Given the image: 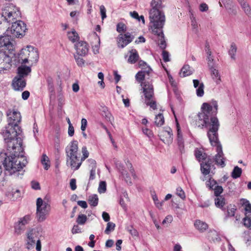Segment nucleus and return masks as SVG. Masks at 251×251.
<instances>
[{
    "label": "nucleus",
    "mask_w": 251,
    "mask_h": 251,
    "mask_svg": "<svg viewBox=\"0 0 251 251\" xmlns=\"http://www.w3.org/2000/svg\"><path fill=\"white\" fill-rule=\"evenodd\" d=\"M176 128L177 131V145L184 144V140L182 137V133L180 131V127L179 126L178 122L176 121Z\"/></svg>",
    "instance_id": "32"
},
{
    "label": "nucleus",
    "mask_w": 251,
    "mask_h": 251,
    "mask_svg": "<svg viewBox=\"0 0 251 251\" xmlns=\"http://www.w3.org/2000/svg\"><path fill=\"white\" fill-rule=\"evenodd\" d=\"M237 48L235 44L232 43L230 46V49L228 51L229 54L231 58L233 59H235V55L236 52Z\"/></svg>",
    "instance_id": "37"
},
{
    "label": "nucleus",
    "mask_w": 251,
    "mask_h": 251,
    "mask_svg": "<svg viewBox=\"0 0 251 251\" xmlns=\"http://www.w3.org/2000/svg\"><path fill=\"white\" fill-rule=\"evenodd\" d=\"M160 136H166V139H161L165 144H170L173 141V133L172 129L169 127H165L160 133Z\"/></svg>",
    "instance_id": "15"
},
{
    "label": "nucleus",
    "mask_w": 251,
    "mask_h": 251,
    "mask_svg": "<svg viewBox=\"0 0 251 251\" xmlns=\"http://www.w3.org/2000/svg\"><path fill=\"white\" fill-rule=\"evenodd\" d=\"M47 81L48 84L49 89L52 90L53 89V84L52 78L50 77H48L47 78Z\"/></svg>",
    "instance_id": "54"
},
{
    "label": "nucleus",
    "mask_w": 251,
    "mask_h": 251,
    "mask_svg": "<svg viewBox=\"0 0 251 251\" xmlns=\"http://www.w3.org/2000/svg\"><path fill=\"white\" fill-rule=\"evenodd\" d=\"M163 59L164 62H168L170 61L169 59V52L166 50H163L162 52Z\"/></svg>",
    "instance_id": "52"
},
{
    "label": "nucleus",
    "mask_w": 251,
    "mask_h": 251,
    "mask_svg": "<svg viewBox=\"0 0 251 251\" xmlns=\"http://www.w3.org/2000/svg\"><path fill=\"white\" fill-rule=\"evenodd\" d=\"M18 74L16 76L24 78L31 72V68L25 65H21L18 68Z\"/></svg>",
    "instance_id": "16"
},
{
    "label": "nucleus",
    "mask_w": 251,
    "mask_h": 251,
    "mask_svg": "<svg viewBox=\"0 0 251 251\" xmlns=\"http://www.w3.org/2000/svg\"><path fill=\"white\" fill-rule=\"evenodd\" d=\"M236 210V209L234 206H233V207H231V205H230V206H227L226 207V211L224 212L225 213L226 218H227L229 217L234 216Z\"/></svg>",
    "instance_id": "26"
},
{
    "label": "nucleus",
    "mask_w": 251,
    "mask_h": 251,
    "mask_svg": "<svg viewBox=\"0 0 251 251\" xmlns=\"http://www.w3.org/2000/svg\"><path fill=\"white\" fill-rule=\"evenodd\" d=\"M30 217L29 215H25L23 218H21L19 219L18 222L20 223L23 226H25L26 225H27L28 222L30 221Z\"/></svg>",
    "instance_id": "38"
},
{
    "label": "nucleus",
    "mask_w": 251,
    "mask_h": 251,
    "mask_svg": "<svg viewBox=\"0 0 251 251\" xmlns=\"http://www.w3.org/2000/svg\"><path fill=\"white\" fill-rule=\"evenodd\" d=\"M152 199L154 201V202L156 206L159 209H161L163 203L164 202V201H162L160 202H159V201L156 194L152 195Z\"/></svg>",
    "instance_id": "43"
},
{
    "label": "nucleus",
    "mask_w": 251,
    "mask_h": 251,
    "mask_svg": "<svg viewBox=\"0 0 251 251\" xmlns=\"http://www.w3.org/2000/svg\"><path fill=\"white\" fill-rule=\"evenodd\" d=\"M81 232L80 229L78 225H74L72 229V232L73 234H76L77 233H80Z\"/></svg>",
    "instance_id": "59"
},
{
    "label": "nucleus",
    "mask_w": 251,
    "mask_h": 251,
    "mask_svg": "<svg viewBox=\"0 0 251 251\" xmlns=\"http://www.w3.org/2000/svg\"><path fill=\"white\" fill-rule=\"evenodd\" d=\"M12 86L16 91H23L26 86L25 78L15 76L12 81Z\"/></svg>",
    "instance_id": "14"
},
{
    "label": "nucleus",
    "mask_w": 251,
    "mask_h": 251,
    "mask_svg": "<svg viewBox=\"0 0 251 251\" xmlns=\"http://www.w3.org/2000/svg\"><path fill=\"white\" fill-rule=\"evenodd\" d=\"M106 184L105 181H102L100 182L99 188H98V192L100 193H104L106 192Z\"/></svg>",
    "instance_id": "40"
},
{
    "label": "nucleus",
    "mask_w": 251,
    "mask_h": 251,
    "mask_svg": "<svg viewBox=\"0 0 251 251\" xmlns=\"http://www.w3.org/2000/svg\"><path fill=\"white\" fill-rule=\"evenodd\" d=\"M19 58L22 64H25L28 61L36 63L39 59L38 50L31 46H27L25 49L21 50Z\"/></svg>",
    "instance_id": "8"
},
{
    "label": "nucleus",
    "mask_w": 251,
    "mask_h": 251,
    "mask_svg": "<svg viewBox=\"0 0 251 251\" xmlns=\"http://www.w3.org/2000/svg\"><path fill=\"white\" fill-rule=\"evenodd\" d=\"M208 9V5L205 3H201L200 6V10L201 12L206 11Z\"/></svg>",
    "instance_id": "61"
},
{
    "label": "nucleus",
    "mask_w": 251,
    "mask_h": 251,
    "mask_svg": "<svg viewBox=\"0 0 251 251\" xmlns=\"http://www.w3.org/2000/svg\"><path fill=\"white\" fill-rule=\"evenodd\" d=\"M77 203L79 206L83 208H86L88 206L87 202L84 201H78Z\"/></svg>",
    "instance_id": "62"
},
{
    "label": "nucleus",
    "mask_w": 251,
    "mask_h": 251,
    "mask_svg": "<svg viewBox=\"0 0 251 251\" xmlns=\"http://www.w3.org/2000/svg\"><path fill=\"white\" fill-rule=\"evenodd\" d=\"M242 9L243 10L245 14L250 18L251 19V7L249 3L245 1L240 4Z\"/></svg>",
    "instance_id": "25"
},
{
    "label": "nucleus",
    "mask_w": 251,
    "mask_h": 251,
    "mask_svg": "<svg viewBox=\"0 0 251 251\" xmlns=\"http://www.w3.org/2000/svg\"><path fill=\"white\" fill-rule=\"evenodd\" d=\"M115 227V224L111 223V222H108L107 224V226L104 231L105 233L106 234H109L111 231L114 230Z\"/></svg>",
    "instance_id": "39"
},
{
    "label": "nucleus",
    "mask_w": 251,
    "mask_h": 251,
    "mask_svg": "<svg viewBox=\"0 0 251 251\" xmlns=\"http://www.w3.org/2000/svg\"><path fill=\"white\" fill-rule=\"evenodd\" d=\"M78 55H75L74 57L77 65L79 66L82 67L84 65L85 61L81 57H80Z\"/></svg>",
    "instance_id": "45"
},
{
    "label": "nucleus",
    "mask_w": 251,
    "mask_h": 251,
    "mask_svg": "<svg viewBox=\"0 0 251 251\" xmlns=\"http://www.w3.org/2000/svg\"><path fill=\"white\" fill-rule=\"evenodd\" d=\"M193 69L189 65H184L181 69L180 75L185 77L192 75L193 73Z\"/></svg>",
    "instance_id": "23"
},
{
    "label": "nucleus",
    "mask_w": 251,
    "mask_h": 251,
    "mask_svg": "<svg viewBox=\"0 0 251 251\" xmlns=\"http://www.w3.org/2000/svg\"><path fill=\"white\" fill-rule=\"evenodd\" d=\"M153 2L151 5V9L150 11V19L152 24L151 28L152 33H157L158 31L163 30L166 18L164 13L162 10L164 5H158Z\"/></svg>",
    "instance_id": "5"
},
{
    "label": "nucleus",
    "mask_w": 251,
    "mask_h": 251,
    "mask_svg": "<svg viewBox=\"0 0 251 251\" xmlns=\"http://www.w3.org/2000/svg\"><path fill=\"white\" fill-rule=\"evenodd\" d=\"M206 184L210 189H213L214 186H215L217 184V182L211 177L209 179V180L206 182Z\"/></svg>",
    "instance_id": "47"
},
{
    "label": "nucleus",
    "mask_w": 251,
    "mask_h": 251,
    "mask_svg": "<svg viewBox=\"0 0 251 251\" xmlns=\"http://www.w3.org/2000/svg\"><path fill=\"white\" fill-rule=\"evenodd\" d=\"M89 203L92 206H96L98 204L99 198L96 194L90 196L88 200Z\"/></svg>",
    "instance_id": "28"
},
{
    "label": "nucleus",
    "mask_w": 251,
    "mask_h": 251,
    "mask_svg": "<svg viewBox=\"0 0 251 251\" xmlns=\"http://www.w3.org/2000/svg\"><path fill=\"white\" fill-rule=\"evenodd\" d=\"M102 217L104 221L105 222H108L110 220L109 215L106 212H103Z\"/></svg>",
    "instance_id": "63"
},
{
    "label": "nucleus",
    "mask_w": 251,
    "mask_h": 251,
    "mask_svg": "<svg viewBox=\"0 0 251 251\" xmlns=\"http://www.w3.org/2000/svg\"><path fill=\"white\" fill-rule=\"evenodd\" d=\"M21 15L20 8L12 3L6 4L2 9L0 23L3 22L12 24L6 32L11 34L13 37H23L27 30L26 24L23 21L17 20Z\"/></svg>",
    "instance_id": "3"
},
{
    "label": "nucleus",
    "mask_w": 251,
    "mask_h": 251,
    "mask_svg": "<svg viewBox=\"0 0 251 251\" xmlns=\"http://www.w3.org/2000/svg\"><path fill=\"white\" fill-rule=\"evenodd\" d=\"M96 169H91L89 176V181L92 180L95 178Z\"/></svg>",
    "instance_id": "57"
},
{
    "label": "nucleus",
    "mask_w": 251,
    "mask_h": 251,
    "mask_svg": "<svg viewBox=\"0 0 251 251\" xmlns=\"http://www.w3.org/2000/svg\"><path fill=\"white\" fill-rule=\"evenodd\" d=\"M41 162L44 166V168L48 170L50 167V163L49 157L46 154H43L42 156Z\"/></svg>",
    "instance_id": "27"
},
{
    "label": "nucleus",
    "mask_w": 251,
    "mask_h": 251,
    "mask_svg": "<svg viewBox=\"0 0 251 251\" xmlns=\"http://www.w3.org/2000/svg\"><path fill=\"white\" fill-rule=\"evenodd\" d=\"M194 226L195 227L201 232H203L208 227V225L205 222L199 220H197L195 221Z\"/></svg>",
    "instance_id": "20"
},
{
    "label": "nucleus",
    "mask_w": 251,
    "mask_h": 251,
    "mask_svg": "<svg viewBox=\"0 0 251 251\" xmlns=\"http://www.w3.org/2000/svg\"><path fill=\"white\" fill-rule=\"evenodd\" d=\"M31 187L34 190L40 189V184L38 182L32 181L31 182Z\"/></svg>",
    "instance_id": "58"
},
{
    "label": "nucleus",
    "mask_w": 251,
    "mask_h": 251,
    "mask_svg": "<svg viewBox=\"0 0 251 251\" xmlns=\"http://www.w3.org/2000/svg\"><path fill=\"white\" fill-rule=\"evenodd\" d=\"M127 230L133 237L138 236V232L137 230L134 228L133 226H131L130 227H128Z\"/></svg>",
    "instance_id": "49"
},
{
    "label": "nucleus",
    "mask_w": 251,
    "mask_h": 251,
    "mask_svg": "<svg viewBox=\"0 0 251 251\" xmlns=\"http://www.w3.org/2000/svg\"><path fill=\"white\" fill-rule=\"evenodd\" d=\"M212 190H214V194L216 197L221 196L220 194L223 192V187L219 185L215 186Z\"/></svg>",
    "instance_id": "42"
},
{
    "label": "nucleus",
    "mask_w": 251,
    "mask_h": 251,
    "mask_svg": "<svg viewBox=\"0 0 251 251\" xmlns=\"http://www.w3.org/2000/svg\"><path fill=\"white\" fill-rule=\"evenodd\" d=\"M78 149V142L76 140L71 142L65 149L67 163L74 171L78 170L83 162L79 156Z\"/></svg>",
    "instance_id": "6"
},
{
    "label": "nucleus",
    "mask_w": 251,
    "mask_h": 251,
    "mask_svg": "<svg viewBox=\"0 0 251 251\" xmlns=\"http://www.w3.org/2000/svg\"><path fill=\"white\" fill-rule=\"evenodd\" d=\"M152 72L150 67L142 68L141 71L136 75V79L139 82H141L143 92L144 96V102L153 109L157 108L156 100L154 98V89L151 81L145 79L144 82L142 81L145 79H149L150 73Z\"/></svg>",
    "instance_id": "4"
},
{
    "label": "nucleus",
    "mask_w": 251,
    "mask_h": 251,
    "mask_svg": "<svg viewBox=\"0 0 251 251\" xmlns=\"http://www.w3.org/2000/svg\"><path fill=\"white\" fill-rule=\"evenodd\" d=\"M74 128L72 124H70L68 128V134L70 136H73L74 134Z\"/></svg>",
    "instance_id": "60"
},
{
    "label": "nucleus",
    "mask_w": 251,
    "mask_h": 251,
    "mask_svg": "<svg viewBox=\"0 0 251 251\" xmlns=\"http://www.w3.org/2000/svg\"><path fill=\"white\" fill-rule=\"evenodd\" d=\"M25 230V227L18 221L14 225V230L15 232L19 235L24 231Z\"/></svg>",
    "instance_id": "33"
},
{
    "label": "nucleus",
    "mask_w": 251,
    "mask_h": 251,
    "mask_svg": "<svg viewBox=\"0 0 251 251\" xmlns=\"http://www.w3.org/2000/svg\"><path fill=\"white\" fill-rule=\"evenodd\" d=\"M126 26L124 24H123L122 23H120L117 24V31L118 32L121 33L122 32L126 31Z\"/></svg>",
    "instance_id": "44"
},
{
    "label": "nucleus",
    "mask_w": 251,
    "mask_h": 251,
    "mask_svg": "<svg viewBox=\"0 0 251 251\" xmlns=\"http://www.w3.org/2000/svg\"><path fill=\"white\" fill-rule=\"evenodd\" d=\"M153 34L157 36L159 42L158 44L162 49H165L166 47V42L164 39V35L163 30L158 31L157 33H153Z\"/></svg>",
    "instance_id": "21"
},
{
    "label": "nucleus",
    "mask_w": 251,
    "mask_h": 251,
    "mask_svg": "<svg viewBox=\"0 0 251 251\" xmlns=\"http://www.w3.org/2000/svg\"><path fill=\"white\" fill-rule=\"evenodd\" d=\"M129 56L127 62L130 64L135 63L139 59V55L135 49H132L129 51Z\"/></svg>",
    "instance_id": "19"
},
{
    "label": "nucleus",
    "mask_w": 251,
    "mask_h": 251,
    "mask_svg": "<svg viewBox=\"0 0 251 251\" xmlns=\"http://www.w3.org/2000/svg\"><path fill=\"white\" fill-rule=\"evenodd\" d=\"M33 229L30 230L27 233V243H29L33 245H35V240L33 236Z\"/></svg>",
    "instance_id": "34"
},
{
    "label": "nucleus",
    "mask_w": 251,
    "mask_h": 251,
    "mask_svg": "<svg viewBox=\"0 0 251 251\" xmlns=\"http://www.w3.org/2000/svg\"><path fill=\"white\" fill-rule=\"evenodd\" d=\"M50 211V205L42 198H38L36 201V216L40 222L44 221Z\"/></svg>",
    "instance_id": "9"
},
{
    "label": "nucleus",
    "mask_w": 251,
    "mask_h": 251,
    "mask_svg": "<svg viewBox=\"0 0 251 251\" xmlns=\"http://www.w3.org/2000/svg\"><path fill=\"white\" fill-rule=\"evenodd\" d=\"M11 36L6 32L4 35L0 36V49H2L8 52H13L14 45L12 43Z\"/></svg>",
    "instance_id": "11"
},
{
    "label": "nucleus",
    "mask_w": 251,
    "mask_h": 251,
    "mask_svg": "<svg viewBox=\"0 0 251 251\" xmlns=\"http://www.w3.org/2000/svg\"><path fill=\"white\" fill-rule=\"evenodd\" d=\"M195 156L199 162L205 160L201 163V171L204 176L208 175L212 169H215L213 161L210 156L207 157V154L201 148H196L194 151Z\"/></svg>",
    "instance_id": "7"
},
{
    "label": "nucleus",
    "mask_w": 251,
    "mask_h": 251,
    "mask_svg": "<svg viewBox=\"0 0 251 251\" xmlns=\"http://www.w3.org/2000/svg\"><path fill=\"white\" fill-rule=\"evenodd\" d=\"M102 116L105 118V119L108 121L112 122L113 119L111 114L107 110V108H104L101 113Z\"/></svg>",
    "instance_id": "36"
},
{
    "label": "nucleus",
    "mask_w": 251,
    "mask_h": 251,
    "mask_svg": "<svg viewBox=\"0 0 251 251\" xmlns=\"http://www.w3.org/2000/svg\"><path fill=\"white\" fill-rule=\"evenodd\" d=\"M68 36L69 40L73 43L75 42L79 39L78 34L75 30L71 32H68Z\"/></svg>",
    "instance_id": "31"
},
{
    "label": "nucleus",
    "mask_w": 251,
    "mask_h": 251,
    "mask_svg": "<svg viewBox=\"0 0 251 251\" xmlns=\"http://www.w3.org/2000/svg\"><path fill=\"white\" fill-rule=\"evenodd\" d=\"M214 201L215 205L217 208L221 209L224 212H226V207L227 206L226 205V202L225 198L223 196L216 197Z\"/></svg>",
    "instance_id": "17"
},
{
    "label": "nucleus",
    "mask_w": 251,
    "mask_h": 251,
    "mask_svg": "<svg viewBox=\"0 0 251 251\" xmlns=\"http://www.w3.org/2000/svg\"><path fill=\"white\" fill-rule=\"evenodd\" d=\"M8 124L2 135L6 144L7 152H1L0 159L5 169L10 175L16 174V176L24 175V167L27 161L21 154L24 149L22 147V129L19 126L21 121L19 112L14 109L7 111Z\"/></svg>",
    "instance_id": "1"
},
{
    "label": "nucleus",
    "mask_w": 251,
    "mask_h": 251,
    "mask_svg": "<svg viewBox=\"0 0 251 251\" xmlns=\"http://www.w3.org/2000/svg\"><path fill=\"white\" fill-rule=\"evenodd\" d=\"M218 107V102L216 100H213L210 103H203L201 112L199 113L196 119V123L201 128H208L207 134L208 137L211 145L216 147L217 152L212 160L216 164L223 168L226 166V159L224 157L222 145L218 139V131L220 123L216 116Z\"/></svg>",
    "instance_id": "2"
},
{
    "label": "nucleus",
    "mask_w": 251,
    "mask_h": 251,
    "mask_svg": "<svg viewBox=\"0 0 251 251\" xmlns=\"http://www.w3.org/2000/svg\"><path fill=\"white\" fill-rule=\"evenodd\" d=\"M244 225L247 227H251V216H246L243 219Z\"/></svg>",
    "instance_id": "48"
},
{
    "label": "nucleus",
    "mask_w": 251,
    "mask_h": 251,
    "mask_svg": "<svg viewBox=\"0 0 251 251\" xmlns=\"http://www.w3.org/2000/svg\"><path fill=\"white\" fill-rule=\"evenodd\" d=\"M100 14L101 16V19L102 20H103L106 17V9L105 8L104 6L103 5H101L100 6Z\"/></svg>",
    "instance_id": "50"
},
{
    "label": "nucleus",
    "mask_w": 251,
    "mask_h": 251,
    "mask_svg": "<svg viewBox=\"0 0 251 251\" xmlns=\"http://www.w3.org/2000/svg\"><path fill=\"white\" fill-rule=\"evenodd\" d=\"M176 194L182 199L185 198V193L180 187L176 189Z\"/></svg>",
    "instance_id": "51"
},
{
    "label": "nucleus",
    "mask_w": 251,
    "mask_h": 251,
    "mask_svg": "<svg viewBox=\"0 0 251 251\" xmlns=\"http://www.w3.org/2000/svg\"><path fill=\"white\" fill-rule=\"evenodd\" d=\"M208 67L211 71V75L213 79L217 83H219L220 81V76L218 71L209 63H208Z\"/></svg>",
    "instance_id": "22"
},
{
    "label": "nucleus",
    "mask_w": 251,
    "mask_h": 251,
    "mask_svg": "<svg viewBox=\"0 0 251 251\" xmlns=\"http://www.w3.org/2000/svg\"><path fill=\"white\" fill-rule=\"evenodd\" d=\"M155 124L157 126L163 125L164 123V118L162 114L159 113L155 118Z\"/></svg>",
    "instance_id": "29"
},
{
    "label": "nucleus",
    "mask_w": 251,
    "mask_h": 251,
    "mask_svg": "<svg viewBox=\"0 0 251 251\" xmlns=\"http://www.w3.org/2000/svg\"><path fill=\"white\" fill-rule=\"evenodd\" d=\"M87 125V121L86 119L82 118L81 120V129L82 131H84Z\"/></svg>",
    "instance_id": "55"
},
{
    "label": "nucleus",
    "mask_w": 251,
    "mask_h": 251,
    "mask_svg": "<svg viewBox=\"0 0 251 251\" xmlns=\"http://www.w3.org/2000/svg\"><path fill=\"white\" fill-rule=\"evenodd\" d=\"M77 54L80 56L86 55L89 50L88 44L85 42L80 41L75 45Z\"/></svg>",
    "instance_id": "13"
},
{
    "label": "nucleus",
    "mask_w": 251,
    "mask_h": 251,
    "mask_svg": "<svg viewBox=\"0 0 251 251\" xmlns=\"http://www.w3.org/2000/svg\"><path fill=\"white\" fill-rule=\"evenodd\" d=\"M134 36L130 32H126L125 34H120L117 38L118 46L121 48H124L134 39Z\"/></svg>",
    "instance_id": "12"
},
{
    "label": "nucleus",
    "mask_w": 251,
    "mask_h": 251,
    "mask_svg": "<svg viewBox=\"0 0 251 251\" xmlns=\"http://www.w3.org/2000/svg\"><path fill=\"white\" fill-rule=\"evenodd\" d=\"M14 52H8L7 50L0 49V74L9 69L12 66V58L14 55Z\"/></svg>",
    "instance_id": "10"
},
{
    "label": "nucleus",
    "mask_w": 251,
    "mask_h": 251,
    "mask_svg": "<svg viewBox=\"0 0 251 251\" xmlns=\"http://www.w3.org/2000/svg\"><path fill=\"white\" fill-rule=\"evenodd\" d=\"M88 162L89 163V166L91 169H96V162L95 160L93 159H89L88 160Z\"/></svg>",
    "instance_id": "53"
},
{
    "label": "nucleus",
    "mask_w": 251,
    "mask_h": 251,
    "mask_svg": "<svg viewBox=\"0 0 251 251\" xmlns=\"http://www.w3.org/2000/svg\"><path fill=\"white\" fill-rule=\"evenodd\" d=\"M82 157H81L82 161L85 160L88 156L89 153L87 151V148L86 146H83L82 148Z\"/></svg>",
    "instance_id": "46"
},
{
    "label": "nucleus",
    "mask_w": 251,
    "mask_h": 251,
    "mask_svg": "<svg viewBox=\"0 0 251 251\" xmlns=\"http://www.w3.org/2000/svg\"><path fill=\"white\" fill-rule=\"evenodd\" d=\"M70 185L72 190H75L76 188V180L75 178L71 179L70 180Z\"/></svg>",
    "instance_id": "56"
},
{
    "label": "nucleus",
    "mask_w": 251,
    "mask_h": 251,
    "mask_svg": "<svg viewBox=\"0 0 251 251\" xmlns=\"http://www.w3.org/2000/svg\"><path fill=\"white\" fill-rule=\"evenodd\" d=\"M87 220V216L84 214H79L76 219V222L77 224L80 225H83L86 223Z\"/></svg>",
    "instance_id": "35"
},
{
    "label": "nucleus",
    "mask_w": 251,
    "mask_h": 251,
    "mask_svg": "<svg viewBox=\"0 0 251 251\" xmlns=\"http://www.w3.org/2000/svg\"><path fill=\"white\" fill-rule=\"evenodd\" d=\"M121 173L126 183L131 185L132 184V182L130 180L129 175L126 172V171L124 170H122V171H121Z\"/></svg>",
    "instance_id": "41"
},
{
    "label": "nucleus",
    "mask_w": 251,
    "mask_h": 251,
    "mask_svg": "<svg viewBox=\"0 0 251 251\" xmlns=\"http://www.w3.org/2000/svg\"><path fill=\"white\" fill-rule=\"evenodd\" d=\"M29 95L30 93L28 91H25L22 94V99L24 100H26L29 98Z\"/></svg>",
    "instance_id": "64"
},
{
    "label": "nucleus",
    "mask_w": 251,
    "mask_h": 251,
    "mask_svg": "<svg viewBox=\"0 0 251 251\" xmlns=\"http://www.w3.org/2000/svg\"><path fill=\"white\" fill-rule=\"evenodd\" d=\"M194 86L196 89V94L197 96L201 97L204 95V84L202 82L200 83L198 79H194L193 80Z\"/></svg>",
    "instance_id": "18"
},
{
    "label": "nucleus",
    "mask_w": 251,
    "mask_h": 251,
    "mask_svg": "<svg viewBox=\"0 0 251 251\" xmlns=\"http://www.w3.org/2000/svg\"><path fill=\"white\" fill-rule=\"evenodd\" d=\"M242 172L241 168L238 166H235L231 173V176L234 179L237 178L241 176Z\"/></svg>",
    "instance_id": "30"
},
{
    "label": "nucleus",
    "mask_w": 251,
    "mask_h": 251,
    "mask_svg": "<svg viewBox=\"0 0 251 251\" xmlns=\"http://www.w3.org/2000/svg\"><path fill=\"white\" fill-rule=\"evenodd\" d=\"M241 202L242 205L245 206V210L246 211L245 215L246 216H251V204L250 203L249 201L242 199L241 200Z\"/></svg>",
    "instance_id": "24"
}]
</instances>
